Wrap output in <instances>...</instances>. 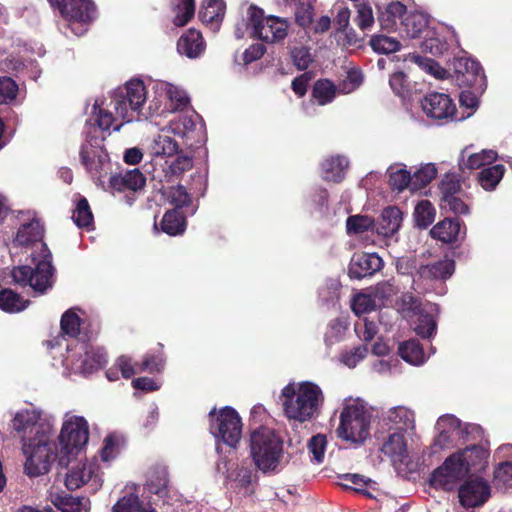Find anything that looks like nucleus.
Masks as SVG:
<instances>
[{"instance_id": "obj_1", "label": "nucleus", "mask_w": 512, "mask_h": 512, "mask_svg": "<svg viewBox=\"0 0 512 512\" xmlns=\"http://www.w3.org/2000/svg\"><path fill=\"white\" fill-rule=\"evenodd\" d=\"M43 227L39 220L32 219L22 224L15 238L12 241V248L31 250L30 257L36 267L29 266L15 267L12 272L13 280L21 285H29L35 292L44 293L53 284V267L51 264V253L42 241Z\"/></svg>"}, {"instance_id": "obj_2", "label": "nucleus", "mask_w": 512, "mask_h": 512, "mask_svg": "<svg viewBox=\"0 0 512 512\" xmlns=\"http://www.w3.org/2000/svg\"><path fill=\"white\" fill-rule=\"evenodd\" d=\"M112 126L113 118L110 112L96 105L93 117L86 122L85 142L80 150V159L86 171L95 183L103 188H105L103 178L111 173L112 164L102 143L105 132Z\"/></svg>"}, {"instance_id": "obj_3", "label": "nucleus", "mask_w": 512, "mask_h": 512, "mask_svg": "<svg viewBox=\"0 0 512 512\" xmlns=\"http://www.w3.org/2000/svg\"><path fill=\"white\" fill-rule=\"evenodd\" d=\"M285 417L292 422L303 424L314 420L324 404L321 387L312 381L287 384L280 394Z\"/></svg>"}, {"instance_id": "obj_4", "label": "nucleus", "mask_w": 512, "mask_h": 512, "mask_svg": "<svg viewBox=\"0 0 512 512\" xmlns=\"http://www.w3.org/2000/svg\"><path fill=\"white\" fill-rule=\"evenodd\" d=\"M250 454L255 466L264 474L278 473L286 463L284 440L268 427H260L251 433Z\"/></svg>"}, {"instance_id": "obj_5", "label": "nucleus", "mask_w": 512, "mask_h": 512, "mask_svg": "<svg viewBox=\"0 0 512 512\" xmlns=\"http://www.w3.org/2000/svg\"><path fill=\"white\" fill-rule=\"evenodd\" d=\"M371 412L360 399L346 400L340 414L337 436L346 442L362 444L370 434Z\"/></svg>"}, {"instance_id": "obj_6", "label": "nucleus", "mask_w": 512, "mask_h": 512, "mask_svg": "<svg viewBox=\"0 0 512 512\" xmlns=\"http://www.w3.org/2000/svg\"><path fill=\"white\" fill-rule=\"evenodd\" d=\"M51 435L40 438L22 437V453L25 456L24 473L30 477H38L49 472L51 463L59 453H56L55 443Z\"/></svg>"}, {"instance_id": "obj_7", "label": "nucleus", "mask_w": 512, "mask_h": 512, "mask_svg": "<svg viewBox=\"0 0 512 512\" xmlns=\"http://www.w3.org/2000/svg\"><path fill=\"white\" fill-rule=\"evenodd\" d=\"M89 440V425L83 416L66 413L59 435V463L66 466Z\"/></svg>"}, {"instance_id": "obj_8", "label": "nucleus", "mask_w": 512, "mask_h": 512, "mask_svg": "<svg viewBox=\"0 0 512 512\" xmlns=\"http://www.w3.org/2000/svg\"><path fill=\"white\" fill-rule=\"evenodd\" d=\"M67 355L61 360L68 373L88 375L100 369L106 362L105 351L84 342H76L73 346L66 345Z\"/></svg>"}, {"instance_id": "obj_9", "label": "nucleus", "mask_w": 512, "mask_h": 512, "mask_svg": "<svg viewBox=\"0 0 512 512\" xmlns=\"http://www.w3.org/2000/svg\"><path fill=\"white\" fill-rule=\"evenodd\" d=\"M248 19L251 24V35L266 43H279L288 34V22L276 16H264V11L255 5L247 9Z\"/></svg>"}, {"instance_id": "obj_10", "label": "nucleus", "mask_w": 512, "mask_h": 512, "mask_svg": "<svg viewBox=\"0 0 512 512\" xmlns=\"http://www.w3.org/2000/svg\"><path fill=\"white\" fill-rule=\"evenodd\" d=\"M209 419L213 436L229 447H236L242 434V422L236 410L227 406L217 413L213 409L209 412Z\"/></svg>"}, {"instance_id": "obj_11", "label": "nucleus", "mask_w": 512, "mask_h": 512, "mask_svg": "<svg viewBox=\"0 0 512 512\" xmlns=\"http://www.w3.org/2000/svg\"><path fill=\"white\" fill-rule=\"evenodd\" d=\"M103 483L102 473L97 459L78 463L66 475L65 485L69 490H76L88 485L92 492H96Z\"/></svg>"}, {"instance_id": "obj_12", "label": "nucleus", "mask_w": 512, "mask_h": 512, "mask_svg": "<svg viewBox=\"0 0 512 512\" xmlns=\"http://www.w3.org/2000/svg\"><path fill=\"white\" fill-rule=\"evenodd\" d=\"M421 108L428 118L437 121H457L456 105L448 94L431 92L421 100Z\"/></svg>"}, {"instance_id": "obj_13", "label": "nucleus", "mask_w": 512, "mask_h": 512, "mask_svg": "<svg viewBox=\"0 0 512 512\" xmlns=\"http://www.w3.org/2000/svg\"><path fill=\"white\" fill-rule=\"evenodd\" d=\"M41 412L36 409H24L18 411L12 420L14 431L22 437L31 436L32 438H40L42 435L48 436L52 434V427L49 423H40Z\"/></svg>"}, {"instance_id": "obj_14", "label": "nucleus", "mask_w": 512, "mask_h": 512, "mask_svg": "<svg viewBox=\"0 0 512 512\" xmlns=\"http://www.w3.org/2000/svg\"><path fill=\"white\" fill-rule=\"evenodd\" d=\"M52 7L60 10L69 21L87 24L97 17V10L92 0H48Z\"/></svg>"}, {"instance_id": "obj_15", "label": "nucleus", "mask_w": 512, "mask_h": 512, "mask_svg": "<svg viewBox=\"0 0 512 512\" xmlns=\"http://www.w3.org/2000/svg\"><path fill=\"white\" fill-rule=\"evenodd\" d=\"M102 107L108 110L113 118V123L117 118L122 119L124 122L129 123L133 120L139 119L142 115L141 111H134L128 102V97L120 89L114 90L109 96V102L96 100L91 111L89 118L93 117L95 106Z\"/></svg>"}, {"instance_id": "obj_16", "label": "nucleus", "mask_w": 512, "mask_h": 512, "mask_svg": "<svg viewBox=\"0 0 512 512\" xmlns=\"http://www.w3.org/2000/svg\"><path fill=\"white\" fill-rule=\"evenodd\" d=\"M490 495V485L482 478H471L465 481L458 490L459 502L464 508L481 506L489 499Z\"/></svg>"}, {"instance_id": "obj_17", "label": "nucleus", "mask_w": 512, "mask_h": 512, "mask_svg": "<svg viewBox=\"0 0 512 512\" xmlns=\"http://www.w3.org/2000/svg\"><path fill=\"white\" fill-rule=\"evenodd\" d=\"M465 475L464 466L451 455L433 472L431 484L436 488L452 490Z\"/></svg>"}, {"instance_id": "obj_18", "label": "nucleus", "mask_w": 512, "mask_h": 512, "mask_svg": "<svg viewBox=\"0 0 512 512\" xmlns=\"http://www.w3.org/2000/svg\"><path fill=\"white\" fill-rule=\"evenodd\" d=\"M217 472L226 474V483L230 488L246 491L252 481V471L240 463L228 464L221 460L216 465Z\"/></svg>"}, {"instance_id": "obj_19", "label": "nucleus", "mask_w": 512, "mask_h": 512, "mask_svg": "<svg viewBox=\"0 0 512 512\" xmlns=\"http://www.w3.org/2000/svg\"><path fill=\"white\" fill-rule=\"evenodd\" d=\"M382 421L390 429L410 435L415 430V413L406 406H395L382 415Z\"/></svg>"}, {"instance_id": "obj_20", "label": "nucleus", "mask_w": 512, "mask_h": 512, "mask_svg": "<svg viewBox=\"0 0 512 512\" xmlns=\"http://www.w3.org/2000/svg\"><path fill=\"white\" fill-rule=\"evenodd\" d=\"M156 92L160 96H166L167 104H165V109L168 110V113L182 111L189 106L190 98L187 92L178 85L163 80H156Z\"/></svg>"}, {"instance_id": "obj_21", "label": "nucleus", "mask_w": 512, "mask_h": 512, "mask_svg": "<svg viewBox=\"0 0 512 512\" xmlns=\"http://www.w3.org/2000/svg\"><path fill=\"white\" fill-rule=\"evenodd\" d=\"M383 266V260L376 253L355 254L349 265V276L361 279L379 271Z\"/></svg>"}, {"instance_id": "obj_22", "label": "nucleus", "mask_w": 512, "mask_h": 512, "mask_svg": "<svg viewBox=\"0 0 512 512\" xmlns=\"http://www.w3.org/2000/svg\"><path fill=\"white\" fill-rule=\"evenodd\" d=\"M454 270V261L449 258H444L433 263L421 265L418 268L417 276L419 280L425 282L445 281L452 276Z\"/></svg>"}, {"instance_id": "obj_23", "label": "nucleus", "mask_w": 512, "mask_h": 512, "mask_svg": "<svg viewBox=\"0 0 512 512\" xmlns=\"http://www.w3.org/2000/svg\"><path fill=\"white\" fill-rule=\"evenodd\" d=\"M437 436L435 445L440 449L447 447L461 434L460 421L453 415L441 416L435 426Z\"/></svg>"}, {"instance_id": "obj_24", "label": "nucleus", "mask_w": 512, "mask_h": 512, "mask_svg": "<svg viewBox=\"0 0 512 512\" xmlns=\"http://www.w3.org/2000/svg\"><path fill=\"white\" fill-rule=\"evenodd\" d=\"M205 48L206 44L202 34L195 29L188 30L177 42V51L179 54L190 59L200 57L204 53Z\"/></svg>"}, {"instance_id": "obj_25", "label": "nucleus", "mask_w": 512, "mask_h": 512, "mask_svg": "<svg viewBox=\"0 0 512 512\" xmlns=\"http://www.w3.org/2000/svg\"><path fill=\"white\" fill-rule=\"evenodd\" d=\"M437 313L438 307L435 304H430L414 315V330L419 336L430 338L435 334L436 320L434 315Z\"/></svg>"}, {"instance_id": "obj_26", "label": "nucleus", "mask_w": 512, "mask_h": 512, "mask_svg": "<svg viewBox=\"0 0 512 512\" xmlns=\"http://www.w3.org/2000/svg\"><path fill=\"white\" fill-rule=\"evenodd\" d=\"M402 223V212L397 207H387L382 211L381 217L375 224L378 235L391 237L398 232Z\"/></svg>"}, {"instance_id": "obj_27", "label": "nucleus", "mask_w": 512, "mask_h": 512, "mask_svg": "<svg viewBox=\"0 0 512 512\" xmlns=\"http://www.w3.org/2000/svg\"><path fill=\"white\" fill-rule=\"evenodd\" d=\"M145 184V177L139 169L127 170L125 173L112 174L109 178V186L117 191L125 189L138 190Z\"/></svg>"}, {"instance_id": "obj_28", "label": "nucleus", "mask_w": 512, "mask_h": 512, "mask_svg": "<svg viewBox=\"0 0 512 512\" xmlns=\"http://www.w3.org/2000/svg\"><path fill=\"white\" fill-rule=\"evenodd\" d=\"M428 33L431 35L425 39L423 46L434 55L444 53L449 47V42L455 38V32L444 26L439 27V31Z\"/></svg>"}, {"instance_id": "obj_29", "label": "nucleus", "mask_w": 512, "mask_h": 512, "mask_svg": "<svg viewBox=\"0 0 512 512\" xmlns=\"http://www.w3.org/2000/svg\"><path fill=\"white\" fill-rule=\"evenodd\" d=\"M128 97V102L134 111H141L148 100L147 89L143 80L132 78L120 88Z\"/></svg>"}, {"instance_id": "obj_30", "label": "nucleus", "mask_w": 512, "mask_h": 512, "mask_svg": "<svg viewBox=\"0 0 512 512\" xmlns=\"http://www.w3.org/2000/svg\"><path fill=\"white\" fill-rule=\"evenodd\" d=\"M407 433L394 431L382 444V452L394 461H402L407 456Z\"/></svg>"}, {"instance_id": "obj_31", "label": "nucleus", "mask_w": 512, "mask_h": 512, "mask_svg": "<svg viewBox=\"0 0 512 512\" xmlns=\"http://www.w3.org/2000/svg\"><path fill=\"white\" fill-rule=\"evenodd\" d=\"M452 457H457V461L464 466L466 474L472 467H481L488 457V452L482 446L473 445L454 453Z\"/></svg>"}, {"instance_id": "obj_32", "label": "nucleus", "mask_w": 512, "mask_h": 512, "mask_svg": "<svg viewBox=\"0 0 512 512\" xmlns=\"http://www.w3.org/2000/svg\"><path fill=\"white\" fill-rule=\"evenodd\" d=\"M427 28V15L419 11H410L402 20L401 32L408 38H417Z\"/></svg>"}, {"instance_id": "obj_33", "label": "nucleus", "mask_w": 512, "mask_h": 512, "mask_svg": "<svg viewBox=\"0 0 512 512\" xmlns=\"http://www.w3.org/2000/svg\"><path fill=\"white\" fill-rule=\"evenodd\" d=\"M454 66L457 73L467 76L466 82L469 85L483 83L484 73L479 62L467 57H461L455 61Z\"/></svg>"}, {"instance_id": "obj_34", "label": "nucleus", "mask_w": 512, "mask_h": 512, "mask_svg": "<svg viewBox=\"0 0 512 512\" xmlns=\"http://www.w3.org/2000/svg\"><path fill=\"white\" fill-rule=\"evenodd\" d=\"M51 502L62 512H89L90 503L86 498L50 494Z\"/></svg>"}, {"instance_id": "obj_35", "label": "nucleus", "mask_w": 512, "mask_h": 512, "mask_svg": "<svg viewBox=\"0 0 512 512\" xmlns=\"http://www.w3.org/2000/svg\"><path fill=\"white\" fill-rule=\"evenodd\" d=\"M348 167V160L344 156L329 157L322 163L323 178L327 181L340 182Z\"/></svg>"}, {"instance_id": "obj_36", "label": "nucleus", "mask_w": 512, "mask_h": 512, "mask_svg": "<svg viewBox=\"0 0 512 512\" xmlns=\"http://www.w3.org/2000/svg\"><path fill=\"white\" fill-rule=\"evenodd\" d=\"M139 371L137 365L132 362V359L126 355L118 357L114 364L106 371V377L109 381L114 382L119 380L120 375L129 379Z\"/></svg>"}, {"instance_id": "obj_37", "label": "nucleus", "mask_w": 512, "mask_h": 512, "mask_svg": "<svg viewBox=\"0 0 512 512\" xmlns=\"http://www.w3.org/2000/svg\"><path fill=\"white\" fill-rule=\"evenodd\" d=\"M433 238L444 243H451L457 240L460 234V222L453 219H445L437 223L430 231Z\"/></svg>"}, {"instance_id": "obj_38", "label": "nucleus", "mask_w": 512, "mask_h": 512, "mask_svg": "<svg viewBox=\"0 0 512 512\" xmlns=\"http://www.w3.org/2000/svg\"><path fill=\"white\" fill-rule=\"evenodd\" d=\"M452 190H456V184L442 183L441 191V206L443 209L449 210L454 214H466L468 213V206L455 195Z\"/></svg>"}, {"instance_id": "obj_39", "label": "nucleus", "mask_w": 512, "mask_h": 512, "mask_svg": "<svg viewBox=\"0 0 512 512\" xmlns=\"http://www.w3.org/2000/svg\"><path fill=\"white\" fill-rule=\"evenodd\" d=\"M389 184L393 190L402 192L409 188L412 191V175L403 164H394L388 168Z\"/></svg>"}, {"instance_id": "obj_40", "label": "nucleus", "mask_w": 512, "mask_h": 512, "mask_svg": "<svg viewBox=\"0 0 512 512\" xmlns=\"http://www.w3.org/2000/svg\"><path fill=\"white\" fill-rule=\"evenodd\" d=\"M398 353L404 361L414 366L422 365L427 359L423 348L416 340L401 343Z\"/></svg>"}, {"instance_id": "obj_41", "label": "nucleus", "mask_w": 512, "mask_h": 512, "mask_svg": "<svg viewBox=\"0 0 512 512\" xmlns=\"http://www.w3.org/2000/svg\"><path fill=\"white\" fill-rule=\"evenodd\" d=\"M28 300L11 289L0 290V309L7 313H18L27 308Z\"/></svg>"}, {"instance_id": "obj_42", "label": "nucleus", "mask_w": 512, "mask_h": 512, "mask_svg": "<svg viewBox=\"0 0 512 512\" xmlns=\"http://www.w3.org/2000/svg\"><path fill=\"white\" fill-rule=\"evenodd\" d=\"M171 131L167 126L161 129L160 134L155 137L152 144V152L157 156H171L178 150V144L170 137Z\"/></svg>"}, {"instance_id": "obj_43", "label": "nucleus", "mask_w": 512, "mask_h": 512, "mask_svg": "<svg viewBox=\"0 0 512 512\" xmlns=\"http://www.w3.org/2000/svg\"><path fill=\"white\" fill-rule=\"evenodd\" d=\"M168 483V472L164 466H156L148 472L146 486L149 492L163 495Z\"/></svg>"}, {"instance_id": "obj_44", "label": "nucleus", "mask_w": 512, "mask_h": 512, "mask_svg": "<svg viewBox=\"0 0 512 512\" xmlns=\"http://www.w3.org/2000/svg\"><path fill=\"white\" fill-rule=\"evenodd\" d=\"M408 14L406 7L400 2H391L379 17L380 24L384 29H392L396 26L397 21L402 20Z\"/></svg>"}, {"instance_id": "obj_45", "label": "nucleus", "mask_w": 512, "mask_h": 512, "mask_svg": "<svg viewBox=\"0 0 512 512\" xmlns=\"http://www.w3.org/2000/svg\"><path fill=\"white\" fill-rule=\"evenodd\" d=\"M340 485L345 489H352L370 495L369 490H376L377 483L359 474H345L341 476Z\"/></svg>"}, {"instance_id": "obj_46", "label": "nucleus", "mask_w": 512, "mask_h": 512, "mask_svg": "<svg viewBox=\"0 0 512 512\" xmlns=\"http://www.w3.org/2000/svg\"><path fill=\"white\" fill-rule=\"evenodd\" d=\"M162 231L171 236L182 234L186 228L184 216L177 210L167 211L161 222Z\"/></svg>"}, {"instance_id": "obj_47", "label": "nucleus", "mask_w": 512, "mask_h": 512, "mask_svg": "<svg viewBox=\"0 0 512 512\" xmlns=\"http://www.w3.org/2000/svg\"><path fill=\"white\" fill-rule=\"evenodd\" d=\"M173 23L177 27L185 26L195 14L194 0H173Z\"/></svg>"}, {"instance_id": "obj_48", "label": "nucleus", "mask_w": 512, "mask_h": 512, "mask_svg": "<svg viewBox=\"0 0 512 512\" xmlns=\"http://www.w3.org/2000/svg\"><path fill=\"white\" fill-rule=\"evenodd\" d=\"M378 307L379 304L370 290L358 293L352 300V310L359 317L376 310Z\"/></svg>"}, {"instance_id": "obj_49", "label": "nucleus", "mask_w": 512, "mask_h": 512, "mask_svg": "<svg viewBox=\"0 0 512 512\" xmlns=\"http://www.w3.org/2000/svg\"><path fill=\"white\" fill-rule=\"evenodd\" d=\"M112 512H156L150 504L142 503L138 496L128 495L122 497L112 509Z\"/></svg>"}, {"instance_id": "obj_50", "label": "nucleus", "mask_w": 512, "mask_h": 512, "mask_svg": "<svg viewBox=\"0 0 512 512\" xmlns=\"http://www.w3.org/2000/svg\"><path fill=\"white\" fill-rule=\"evenodd\" d=\"M505 168L501 164H497L488 168H484L479 173V183L485 190H493L503 177Z\"/></svg>"}, {"instance_id": "obj_51", "label": "nucleus", "mask_w": 512, "mask_h": 512, "mask_svg": "<svg viewBox=\"0 0 512 512\" xmlns=\"http://www.w3.org/2000/svg\"><path fill=\"white\" fill-rule=\"evenodd\" d=\"M369 45L378 54H389L400 49V42L396 38L382 34L373 35Z\"/></svg>"}, {"instance_id": "obj_52", "label": "nucleus", "mask_w": 512, "mask_h": 512, "mask_svg": "<svg viewBox=\"0 0 512 512\" xmlns=\"http://www.w3.org/2000/svg\"><path fill=\"white\" fill-rule=\"evenodd\" d=\"M497 158V153L494 150H482L481 152L471 154L467 160L460 163L462 170L464 169H479L484 165H489Z\"/></svg>"}, {"instance_id": "obj_53", "label": "nucleus", "mask_w": 512, "mask_h": 512, "mask_svg": "<svg viewBox=\"0 0 512 512\" xmlns=\"http://www.w3.org/2000/svg\"><path fill=\"white\" fill-rule=\"evenodd\" d=\"M375 227L374 221L367 215H353L347 218L346 228L350 236L360 235Z\"/></svg>"}, {"instance_id": "obj_54", "label": "nucleus", "mask_w": 512, "mask_h": 512, "mask_svg": "<svg viewBox=\"0 0 512 512\" xmlns=\"http://www.w3.org/2000/svg\"><path fill=\"white\" fill-rule=\"evenodd\" d=\"M436 211L428 200L420 201L414 210V219L416 225L420 228H427L433 223Z\"/></svg>"}, {"instance_id": "obj_55", "label": "nucleus", "mask_w": 512, "mask_h": 512, "mask_svg": "<svg viewBox=\"0 0 512 512\" xmlns=\"http://www.w3.org/2000/svg\"><path fill=\"white\" fill-rule=\"evenodd\" d=\"M72 219L74 223L80 228H89L92 226L93 214L90 210V206L86 198L82 197L78 200L72 215Z\"/></svg>"}, {"instance_id": "obj_56", "label": "nucleus", "mask_w": 512, "mask_h": 512, "mask_svg": "<svg viewBox=\"0 0 512 512\" xmlns=\"http://www.w3.org/2000/svg\"><path fill=\"white\" fill-rule=\"evenodd\" d=\"M224 13L222 0H206L199 15L203 22L213 23L219 21Z\"/></svg>"}, {"instance_id": "obj_57", "label": "nucleus", "mask_w": 512, "mask_h": 512, "mask_svg": "<svg viewBox=\"0 0 512 512\" xmlns=\"http://www.w3.org/2000/svg\"><path fill=\"white\" fill-rule=\"evenodd\" d=\"M437 175V169L434 164L428 163L421 166L412 175V191H417L429 184Z\"/></svg>"}, {"instance_id": "obj_58", "label": "nucleus", "mask_w": 512, "mask_h": 512, "mask_svg": "<svg viewBox=\"0 0 512 512\" xmlns=\"http://www.w3.org/2000/svg\"><path fill=\"white\" fill-rule=\"evenodd\" d=\"M336 95V88L329 80H318L313 88V97L320 105L330 103Z\"/></svg>"}, {"instance_id": "obj_59", "label": "nucleus", "mask_w": 512, "mask_h": 512, "mask_svg": "<svg viewBox=\"0 0 512 512\" xmlns=\"http://www.w3.org/2000/svg\"><path fill=\"white\" fill-rule=\"evenodd\" d=\"M407 60L416 63L420 66L424 71L429 74L435 76L438 79H443L446 76V71L439 66L434 60L430 58H425L419 55L410 54L407 57Z\"/></svg>"}, {"instance_id": "obj_60", "label": "nucleus", "mask_w": 512, "mask_h": 512, "mask_svg": "<svg viewBox=\"0 0 512 512\" xmlns=\"http://www.w3.org/2000/svg\"><path fill=\"white\" fill-rule=\"evenodd\" d=\"M81 319L75 310L66 311L61 318V329L69 337H76L80 332Z\"/></svg>"}, {"instance_id": "obj_61", "label": "nucleus", "mask_w": 512, "mask_h": 512, "mask_svg": "<svg viewBox=\"0 0 512 512\" xmlns=\"http://www.w3.org/2000/svg\"><path fill=\"white\" fill-rule=\"evenodd\" d=\"M495 485L502 489L512 487V462L506 460L501 462L494 471Z\"/></svg>"}, {"instance_id": "obj_62", "label": "nucleus", "mask_w": 512, "mask_h": 512, "mask_svg": "<svg viewBox=\"0 0 512 512\" xmlns=\"http://www.w3.org/2000/svg\"><path fill=\"white\" fill-rule=\"evenodd\" d=\"M195 123L191 117L182 116L178 119L171 120L167 125V130L181 138L188 137L189 133L194 130Z\"/></svg>"}, {"instance_id": "obj_63", "label": "nucleus", "mask_w": 512, "mask_h": 512, "mask_svg": "<svg viewBox=\"0 0 512 512\" xmlns=\"http://www.w3.org/2000/svg\"><path fill=\"white\" fill-rule=\"evenodd\" d=\"M357 16L356 23L362 30L369 29L374 24V15L371 5L366 1H360L356 4Z\"/></svg>"}, {"instance_id": "obj_64", "label": "nucleus", "mask_w": 512, "mask_h": 512, "mask_svg": "<svg viewBox=\"0 0 512 512\" xmlns=\"http://www.w3.org/2000/svg\"><path fill=\"white\" fill-rule=\"evenodd\" d=\"M355 332L361 340L368 342L378 333V326L375 321L363 317L355 323Z\"/></svg>"}]
</instances>
